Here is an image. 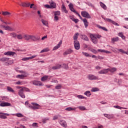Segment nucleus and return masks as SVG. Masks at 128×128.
Here are the masks:
<instances>
[{"label":"nucleus","mask_w":128,"mask_h":128,"mask_svg":"<svg viewBox=\"0 0 128 128\" xmlns=\"http://www.w3.org/2000/svg\"><path fill=\"white\" fill-rule=\"evenodd\" d=\"M18 40H22L24 38L25 40H32V42H36L40 40V38L34 35H30L26 34H18L16 36Z\"/></svg>","instance_id":"obj_1"},{"label":"nucleus","mask_w":128,"mask_h":128,"mask_svg":"<svg viewBox=\"0 0 128 128\" xmlns=\"http://www.w3.org/2000/svg\"><path fill=\"white\" fill-rule=\"evenodd\" d=\"M31 104H28V101H26L25 102V106H26L27 108H32V110H38V108H40V105L36 103L32 102L31 103Z\"/></svg>","instance_id":"obj_2"},{"label":"nucleus","mask_w":128,"mask_h":128,"mask_svg":"<svg viewBox=\"0 0 128 128\" xmlns=\"http://www.w3.org/2000/svg\"><path fill=\"white\" fill-rule=\"evenodd\" d=\"M68 7L71 12H74V14H77V16H79V18H80V20H82V16H80V14H78V12L76 11L74 8V4H72L70 3L68 5Z\"/></svg>","instance_id":"obj_3"},{"label":"nucleus","mask_w":128,"mask_h":128,"mask_svg":"<svg viewBox=\"0 0 128 128\" xmlns=\"http://www.w3.org/2000/svg\"><path fill=\"white\" fill-rule=\"evenodd\" d=\"M102 18L105 20V22H110L111 24H114V26H120V24H118L116 22L112 20V19L108 18H104L102 16Z\"/></svg>","instance_id":"obj_4"},{"label":"nucleus","mask_w":128,"mask_h":128,"mask_svg":"<svg viewBox=\"0 0 128 128\" xmlns=\"http://www.w3.org/2000/svg\"><path fill=\"white\" fill-rule=\"evenodd\" d=\"M81 14L83 18H90V16L88 13L86 11H82L81 12Z\"/></svg>","instance_id":"obj_5"},{"label":"nucleus","mask_w":128,"mask_h":128,"mask_svg":"<svg viewBox=\"0 0 128 128\" xmlns=\"http://www.w3.org/2000/svg\"><path fill=\"white\" fill-rule=\"evenodd\" d=\"M90 38L92 42H94L95 44H98V38H96L94 34H90Z\"/></svg>","instance_id":"obj_6"},{"label":"nucleus","mask_w":128,"mask_h":128,"mask_svg":"<svg viewBox=\"0 0 128 128\" xmlns=\"http://www.w3.org/2000/svg\"><path fill=\"white\" fill-rule=\"evenodd\" d=\"M28 76V73H25L22 74H18L16 76V78H20V80H24V78H26Z\"/></svg>","instance_id":"obj_7"},{"label":"nucleus","mask_w":128,"mask_h":128,"mask_svg":"<svg viewBox=\"0 0 128 128\" xmlns=\"http://www.w3.org/2000/svg\"><path fill=\"white\" fill-rule=\"evenodd\" d=\"M60 14V11H57L54 12V22H58V16Z\"/></svg>","instance_id":"obj_8"},{"label":"nucleus","mask_w":128,"mask_h":128,"mask_svg":"<svg viewBox=\"0 0 128 128\" xmlns=\"http://www.w3.org/2000/svg\"><path fill=\"white\" fill-rule=\"evenodd\" d=\"M4 56H16V53L14 52L8 51L4 53Z\"/></svg>","instance_id":"obj_9"},{"label":"nucleus","mask_w":128,"mask_h":128,"mask_svg":"<svg viewBox=\"0 0 128 128\" xmlns=\"http://www.w3.org/2000/svg\"><path fill=\"white\" fill-rule=\"evenodd\" d=\"M88 78L90 80H98V77H96V76L92 74L88 75Z\"/></svg>","instance_id":"obj_10"},{"label":"nucleus","mask_w":128,"mask_h":128,"mask_svg":"<svg viewBox=\"0 0 128 128\" xmlns=\"http://www.w3.org/2000/svg\"><path fill=\"white\" fill-rule=\"evenodd\" d=\"M59 124L62 126H63V128H66L68 126V124H66V122L64 120H60L59 121Z\"/></svg>","instance_id":"obj_11"},{"label":"nucleus","mask_w":128,"mask_h":128,"mask_svg":"<svg viewBox=\"0 0 128 128\" xmlns=\"http://www.w3.org/2000/svg\"><path fill=\"white\" fill-rule=\"evenodd\" d=\"M51 68L53 70H60V68H62V64H57L52 66Z\"/></svg>","instance_id":"obj_12"},{"label":"nucleus","mask_w":128,"mask_h":128,"mask_svg":"<svg viewBox=\"0 0 128 128\" xmlns=\"http://www.w3.org/2000/svg\"><path fill=\"white\" fill-rule=\"evenodd\" d=\"M108 72V69H103L98 72V74H106Z\"/></svg>","instance_id":"obj_13"},{"label":"nucleus","mask_w":128,"mask_h":128,"mask_svg":"<svg viewBox=\"0 0 128 128\" xmlns=\"http://www.w3.org/2000/svg\"><path fill=\"white\" fill-rule=\"evenodd\" d=\"M32 84H33L34 86H42V83L38 80L32 81Z\"/></svg>","instance_id":"obj_14"},{"label":"nucleus","mask_w":128,"mask_h":128,"mask_svg":"<svg viewBox=\"0 0 128 128\" xmlns=\"http://www.w3.org/2000/svg\"><path fill=\"white\" fill-rule=\"evenodd\" d=\"M74 46L76 48V50H78L80 48V42L78 40H74Z\"/></svg>","instance_id":"obj_15"},{"label":"nucleus","mask_w":128,"mask_h":128,"mask_svg":"<svg viewBox=\"0 0 128 128\" xmlns=\"http://www.w3.org/2000/svg\"><path fill=\"white\" fill-rule=\"evenodd\" d=\"M52 76H44L41 78L42 82H46L48 80H50Z\"/></svg>","instance_id":"obj_16"},{"label":"nucleus","mask_w":128,"mask_h":128,"mask_svg":"<svg viewBox=\"0 0 128 128\" xmlns=\"http://www.w3.org/2000/svg\"><path fill=\"white\" fill-rule=\"evenodd\" d=\"M18 95L20 96H21L22 98H26V96L24 94V89H20L18 91Z\"/></svg>","instance_id":"obj_17"},{"label":"nucleus","mask_w":128,"mask_h":128,"mask_svg":"<svg viewBox=\"0 0 128 128\" xmlns=\"http://www.w3.org/2000/svg\"><path fill=\"white\" fill-rule=\"evenodd\" d=\"M6 116H10V114H6V113H2V112H0V118H2L4 120L7 118L8 117H6Z\"/></svg>","instance_id":"obj_18"},{"label":"nucleus","mask_w":128,"mask_h":128,"mask_svg":"<svg viewBox=\"0 0 128 128\" xmlns=\"http://www.w3.org/2000/svg\"><path fill=\"white\" fill-rule=\"evenodd\" d=\"M62 41L60 40L59 43L58 44L57 46H55L53 49L52 50H58V48H60V46H62Z\"/></svg>","instance_id":"obj_19"},{"label":"nucleus","mask_w":128,"mask_h":128,"mask_svg":"<svg viewBox=\"0 0 128 128\" xmlns=\"http://www.w3.org/2000/svg\"><path fill=\"white\" fill-rule=\"evenodd\" d=\"M80 38L84 40H86V42H88V36L84 34H80Z\"/></svg>","instance_id":"obj_20"},{"label":"nucleus","mask_w":128,"mask_h":128,"mask_svg":"<svg viewBox=\"0 0 128 128\" xmlns=\"http://www.w3.org/2000/svg\"><path fill=\"white\" fill-rule=\"evenodd\" d=\"M0 106H10V103L4 102L0 104Z\"/></svg>","instance_id":"obj_21"},{"label":"nucleus","mask_w":128,"mask_h":128,"mask_svg":"<svg viewBox=\"0 0 128 128\" xmlns=\"http://www.w3.org/2000/svg\"><path fill=\"white\" fill-rule=\"evenodd\" d=\"M82 20L86 28L88 26V22L86 18L82 19Z\"/></svg>","instance_id":"obj_22"},{"label":"nucleus","mask_w":128,"mask_h":128,"mask_svg":"<svg viewBox=\"0 0 128 128\" xmlns=\"http://www.w3.org/2000/svg\"><path fill=\"white\" fill-rule=\"evenodd\" d=\"M2 28H5V30H12V28H10V26H6L4 25V24H2Z\"/></svg>","instance_id":"obj_23"},{"label":"nucleus","mask_w":128,"mask_h":128,"mask_svg":"<svg viewBox=\"0 0 128 128\" xmlns=\"http://www.w3.org/2000/svg\"><path fill=\"white\" fill-rule=\"evenodd\" d=\"M72 52V50L70 49H68L67 50H66L64 53V56H66L68 54H70Z\"/></svg>","instance_id":"obj_24"},{"label":"nucleus","mask_w":128,"mask_h":128,"mask_svg":"<svg viewBox=\"0 0 128 128\" xmlns=\"http://www.w3.org/2000/svg\"><path fill=\"white\" fill-rule=\"evenodd\" d=\"M50 2V6H51V8H56V4L54 2Z\"/></svg>","instance_id":"obj_25"},{"label":"nucleus","mask_w":128,"mask_h":128,"mask_svg":"<svg viewBox=\"0 0 128 128\" xmlns=\"http://www.w3.org/2000/svg\"><path fill=\"white\" fill-rule=\"evenodd\" d=\"M14 64V60H10L4 63L5 66H10Z\"/></svg>","instance_id":"obj_26"},{"label":"nucleus","mask_w":128,"mask_h":128,"mask_svg":"<svg viewBox=\"0 0 128 128\" xmlns=\"http://www.w3.org/2000/svg\"><path fill=\"white\" fill-rule=\"evenodd\" d=\"M110 72L112 74H114V72H116V68H108V72Z\"/></svg>","instance_id":"obj_27"},{"label":"nucleus","mask_w":128,"mask_h":128,"mask_svg":"<svg viewBox=\"0 0 128 128\" xmlns=\"http://www.w3.org/2000/svg\"><path fill=\"white\" fill-rule=\"evenodd\" d=\"M0 60L2 62H8V60H10V58L4 57L1 58Z\"/></svg>","instance_id":"obj_28"},{"label":"nucleus","mask_w":128,"mask_h":128,"mask_svg":"<svg viewBox=\"0 0 128 128\" xmlns=\"http://www.w3.org/2000/svg\"><path fill=\"white\" fill-rule=\"evenodd\" d=\"M100 4L102 8H104V10H106V6L104 4L102 3V2H100Z\"/></svg>","instance_id":"obj_29"},{"label":"nucleus","mask_w":128,"mask_h":128,"mask_svg":"<svg viewBox=\"0 0 128 128\" xmlns=\"http://www.w3.org/2000/svg\"><path fill=\"white\" fill-rule=\"evenodd\" d=\"M62 10L66 14H68V10H66V6H64V4H62Z\"/></svg>","instance_id":"obj_30"},{"label":"nucleus","mask_w":128,"mask_h":128,"mask_svg":"<svg viewBox=\"0 0 128 128\" xmlns=\"http://www.w3.org/2000/svg\"><path fill=\"white\" fill-rule=\"evenodd\" d=\"M80 34L78 32L76 33L73 37L74 40H78V36Z\"/></svg>","instance_id":"obj_31"},{"label":"nucleus","mask_w":128,"mask_h":128,"mask_svg":"<svg viewBox=\"0 0 128 128\" xmlns=\"http://www.w3.org/2000/svg\"><path fill=\"white\" fill-rule=\"evenodd\" d=\"M97 28H101V30H105V32H108V29H106V28L102 27L100 25H97Z\"/></svg>","instance_id":"obj_32"},{"label":"nucleus","mask_w":128,"mask_h":128,"mask_svg":"<svg viewBox=\"0 0 128 128\" xmlns=\"http://www.w3.org/2000/svg\"><path fill=\"white\" fill-rule=\"evenodd\" d=\"M118 36H120V38H122V40H124V38H126V36H124V34H122V32H119L118 34Z\"/></svg>","instance_id":"obj_33"},{"label":"nucleus","mask_w":128,"mask_h":128,"mask_svg":"<svg viewBox=\"0 0 128 128\" xmlns=\"http://www.w3.org/2000/svg\"><path fill=\"white\" fill-rule=\"evenodd\" d=\"M50 52V49H48V48H45L40 51V54H42V52Z\"/></svg>","instance_id":"obj_34"},{"label":"nucleus","mask_w":128,"mask_h":128,"mask_svg":"<svg viewBox=\"0 0 128 128\" xmlns=\"http://www.w3.org/2000/svg\"><path fill=\"white\" fill-rule=\"evenodd\" d=\"M12 14L10 12H2V16H10Z\"/></svg>","instance_id":"obj_35"},{"label":"nucleus","mask_w":128,"mask_h":128,"mask_svg":"<svg viewBox=\"0 0 128 128\" xmlns=\"http://www.w3.org/2000/svg\"><path fill=\"white\" fill-rule=\"evenodd\" d=\"M61 66H62V68H64V70H68V64H61Z\"/></svg>","instance_id":"obj_36"},{"label":"nucleus","mask_w":128,"mask_h":128,"mask_svg":"<svg viewBox=\"0 0 128 128\" xmlns=\"http://www.w3.org/2000/svg\"><path fill=\"white\" fill-rule=\"evenodd\" d=\"M7 90L8 92H14V89L10 86H7Z\"/></svg>","instance_id":"obj_37"},{"label":"nucleus","mask_w":128,"mask_h":128,"mask_svg":"<svg viewBox=\"0 0 128 128\" xmlns=\"http://www.w3.org/2000/svg\"><path fill=\"white\" fill-rule=\"evenodd\" d=\"M84 94H85V96H92V94H90V91H86L84 93Z\"/></svg>","instance_id":"obj_38"},{"label":"nucleus","mask_w":128,"mask_h":128,"mask_svg":"<svg viewBox=\"0 0 128 128\" xmlns=\"http://www.w3.org/2000/svg\"><path fill=\"white\" fill-rule=\"evenodd\" d=\"M114 108H118V110H122V109L126 110V108H124L121 107L120 106H114Z\"/></svg>","instance_id":"obj_39"},{"label":"nucleus","mask_w":128,"mask_h":128,"mask_svg":"<svg viewBox=\"0 0 128 128\" xmlns=\"http://www.w3.org/2000/svg\"><path fill=\"white\" fill-rule=\"evenodd\" d=\"M76 110V108H72V107H68V108H67L65 109V110H68V111H70V110Z\"/></svg>","instance_id":"obj_40"},{"label":"nucleus","mask_w":128,"mask_h":128,"mask_svg":"<svg viewBox=\"0 0 128 128\" xmlns=\"http://www.w3.org/2000/svg\"><path fill=\"white\" fill-rule=\"evenodd\" d=\"M41 22H42V24L44 25V26H48V22H47L46 20H44V19H42L41 20Z\"/></svg>","instance_id":"obj_41"},{"label":"nucleus","mask_w":128,"mask_h":128,"mask_svg":"<svg viewBox=\"0 0 128 128\" xmlns=\"http://www.w3.org/2000/svg\"><path fill=\"white\" fill-rule=\"evenodd\" d=\"M30 8H33V10H36V6L34 4H32L30 6Z\"/></svg>","instance_id":"obj_42"},{"label":"nucleus","mask_w":128,"mask_h":128,"mask_svg":"<svg viewBox=\"0 0 128 128\" xmlns=\"http://www.w3.org/2000/svg\"><path fill=\"white\" fill-rule=\"evenodd\" d=\"M82 54L84 56H86V57H90V56H92L90 54H88V52H82Z\"/></svg>","instance_id":"obj_43"},{"label":"nucleus","mask_w":128,"mask_h":128,"mask_svg":"<svg viewBox=\"0 0 128 128\" xmlns=\"http://www.w3.org/2000/svg\"><path fill=\"white\" fill-rule=\"evenodd\" d=\"M32 126L34 128H38V123L34 122L32 124Z\"/></svg>","instance_id":"obj_44"},{"label":"nucleus","mask_w":128,"mask_h":128,"mask_svg":"<svg viewBox=\"0 0 128 128\" xmlns=\"http://www.w3.org/2000/svg\"><path fill=\"white\" fill-rule=\"evenodd\" d=\"M78 108L80 110H86V107L84 106H80L78 107Z\"/></svg>","instance_id":"obj_45"},{"label":"nucleus","mask_w":128,"mask_h":128,"mask_svg":"<svg viewBox=\"0 0 128 128\" xmlns=\"http://www.w3.org/2000/svg\"><path fill=\"white\" fill-rule=\"evenodd\" d=\"M77 98L80 100H84V98H86L82 95H78Z\"/></svg>","instance_id":"obj_46"},{"label":"nucleus","mask_w":128,"mask_h":128,"mask_svg":"<svg viewBox=\"0 0 128 128\" xmlns=\"http://www.w3.org/2000/svg\"><path fill=\"white\" fill-rule=\"evenodd\" d=\"M10 36H12V38H16L17 35H16V34L15 32H12L10 34Z\"/></svg>","instance_id":"obj_47"},{"label":"nucleus","mask_w":128,"mask_h":128,"mask_svg":"<svg viewBox=\"0 0 128 128\" xmlns=\"http://www.w3.org/2000/svg\"><path fill=\"white\" fill-rule=\"evenodd\" d=\"M16 116L18 118H24V115L20 113L16 114Z\"/></svg>","instance_id":"obj_48"},{"label":"nucleus","mask_w":128,"mask_h":128,"mask_svg":"<svg viewBox=\"0 0 128 128\" xmlns=\"http://www.w3.org/2000/svg\"><path fill=\"white\" fill-rule=\"evenodd\" d=\"M98 90H99L98 88H92L91 90V92H98Z\"/></svg>","instance_id":"obj_49"},{"label":"nucleus","mask_w":128,"mask_h":128,"mask_svg":"<svg viewBox=\"0 0 128 128\" xmlns=\"http://www.w3.org/2000/svg\"><path fill=\"white\" fill-rule=\"evenodd\" d=\"M22 6H30V3H24L22 4Z\"/></svg>","instance_id":"obj_50"},{"label":"nucleus","mask_w":128,"mask_h":128,"mask_svg":"<svg viewBox=\"0 0 128 128\" xmlns=\"http://www.w3.org/2000/svg\"><path fill=\"white\" fill-rule=\"evenodd\" d=\"M22 89H23V92L24 90V92H30V89H28V88H26V87H24L23 88H22Z\"/></svg>","instance_id":"obj_51"},{"label":"nucleus","mask_w":128,"mask_h":128,"mask_svg":"<svg viewBox=\"0 0 128 128\" xmlns=\"http://www.w3.org/2000/svg\"><path fill=\"white\" fill-rule=\"evenodd\" d=\"M55 88L56 90H60L62 88V85L60 84H58V86H56V87H55Z\"/></svg>","instance_id":"obj_52"},{"label":"nucleus","mask_w":128,"mask_h":128,"mask_svg":"<svg viewBox=\"0 0 128 128\" xmlns=\"http://www.w3.org/2000/svg\"><path fill=\"white\" fill-rule=\"evenodd\" d=\"M112 42H118V37L112 38Z\"/></svg>","instance_id":"obj_53"},{"label":"nucleus","mask_w":128,"mask_h":128,"mask_svg":"<svg viewBox=\"0 0 128 128\" xmlns=\"http://www.w3.org/2000/svg\"><path fill=\"white\" fill-rule=\"evenodd\" d=\"M30 60V57L24 58L22 59V60H23L24 62H26V60Z\"/></svg>","instance_id":"obj_54"},{"label":"nucleus","mask_w":128,"mask_h":128,"mask_svg":"<svg viewBox=\"0 0 128 128\" xmlns=\"http://www.w3.org/2000/svg\"><path fill=\"white\" fill-rule=\"evenodd\" d=\"M15 84H24L22 83V82H20V81H18L17 82H15Z\"/></svg>","instance_id":"obj_55"},{"label":"nucleus","mask_w":128,"mask_h":128,"mask_svg":"<svg viewBox=\"0 0 128 128\" xmlns=\"http://www.w3.org/2000/svg\"><path fill=\"white\" fill-rule=\"evenodd\" d=\"M117 50H118L120 52H122V54H126V52L124 50L122 49H116Z\"/></svg>","instance_id":"obj_56"},{"label":"nucleus","mask_w":128,"mask_h":128,"mask_svg":"<svg viewBox=\"0 0 128 128\" xmlns=\"http://www.w3.org/2000/svg\"><path fill=\"white\" fill-rule=\"evenodd\" d=\"M96 70H102V67L97 66L95 67Z\"/></svg>","instance_id":"obj_57"},{"label":"nucleus","mask_w":128,"mask_h":128,"mask_svg":"<svg viewBox=\"0 0 128 128\" xmlns=\"http://www.w3.org/2000/svg\"><path fill=\"white\" fill-rule=\"evenodd\" d=\"M50 119L48 118H45L42 120V122L43 124H46V120H48Z\"/></svg>","instance_id":"obj_58"},{"label":"nucleus","mask_w":128,"mask_h":128,"mask_svg":"<svg viewBox=\"0 0 128 128\" xmlns=\"http://www.w3.org/2000/svg\"><path fill=\"white\" fill-rule=\"evenodd\" d=\"M98 60H104V57L102 56H98Z\"/></svg>","instance_id":"obj_59"},{"label":"nucleus","mask_w":128,"mask_h":128,"mask_svg":"<svg viewBox=\"0 0 128 128\" xmlns=\"http://www.w3.org/2000/svg\"><path fill=\"white\" fill-rule=\"evenodd\" d=\"M91 52H94V54H96L98 52V51L94 49H92Z\"/></svg>","instance_id":"obj_60"},{"label":"nucleus","mask_w":128,"mask_h":128,"mask_svg":"<svg viewBox=\"0 0 128 128\" xmlns=\"http://www.w3.org/2000/svg\"><path fill=\"white\" fill-rule=\"evenodd\" d=\"M44 6H45V8H52V7L50 6L48 4H45Z\"/></svg>","instance_id":"obj_61"},{"label":"nucleus","mask_w":128,"mask_h":128,"mask_svg":"<svg viewBox=\"0 0 128 128\" xmlns=\"http://www.w3.org/2000/svg\"><path fill=\"white\" fill-rule=\"evenodd\" d=\"M96 37V38H102V36L100 35V34H98V35H94Z\"/></svg>","instance_id":"obj_62"},{"label":"nucleus","mask_w":128,"mask_h":128,"mask_svg":"<svg viewBox=\"0 0 128 128\" xmlns=\"http://www.w3.org/2000/svg\"><path fill=\"white\" fill-rule=\"evenodd\" d=\"M107 118H108V120H110V118H112V116L108 114L107 116Z\"/></svg>","instance_id":"obj_63"},{"label":"nucleus","mask_w":128,"mask_h":128,"mask_svg":"<svg viewBox=\"0 0 128 128\" xmlns=\"http://www.w3.org/2000/svg\"><path fill=\"white\" fill-rule=\"evenodd\" d=\"M58 116H55L53 118V120H58Z\"/></svg>","instance_id":"obj_64"}]
</instances>
